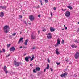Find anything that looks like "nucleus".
<instances>
[{"instance_id": "f257e3e1", "label": "nucleus", "mask_w": 79, "mask_h": 79, "mask_svg": "<svg viewBox=\"0 0 79 79\" xmlns=\"http://www.w3.org/2000/svg\"><path fill=\"white\" fill-rule=\"evenodd\" d=\"M9 29V26L6 25L4 26L3 28L4 31L5 33L7 34L9 32L8 29Z\"/></svg>"}, {"instance_id": "f03ea898", "label": "nucleus", "mask_w": 79, "mask_h": 79, "mask_svg": "<svg viewBox=\"0 0 79 79\" xmlns=\"http://www.w3.org/2000/svg\"><path fill=\"white\" fill-rule=\"evenodd\" d=\"M14 64L15 67H18L19 66V65H21L22 63L21 62H17L16 61H14Z\"/></svg>"}, {"instance_id": "7ed1b4c3", "label": "nucleus", "mask_w": 79, "mask_h": 79, "mask_svg": "<svg viewBox=\"0 0 79 79\" xmlns=\"http://www.w3.org/2000/svg\"><path fill=\"white\" fill-rule=\"evenodd\" d=\"M29 19L31 21H33L34 20V15H30L29 16Z\"/></svg>"}, {"instance_id": "20e7f679", "label": "nucleus", "mask_w": 79, "mask_h": 79, "mask_svg": "<svg viewBox=\"0 0 79 79\" xmlns=\"http://www.w3.org/2000/svg\"><path fill=\"white\" fill-rule=\"evenodd\" d=\"M65 15L67 18H68V17H69V16H70V12L68 11H66Z\"/></svg>"}, {"instance_id": "39448f33", "label": "nucleus", "mask_w": 79, "mask_h": 79, "mask_svg": "<svg viewBox=\"0 0 79 79\" xmlns=\"http://www.w3.org/2000/svg\"><path fill=\"white\" fill-rule=\"evenodd\" d=\"M31 56H28L27 57H26L25 58V60L26 62H29V59H31Z\"/></svg>"}, {"instance_id": "423d86ee", "label": "nucleus", "mask_w": 79, "mask_h": 79, "mask_svg": "<svg viewBox=\"0 0 79 79\" xmlns=\"http://www.w3.org/2000/svg\"><path fill=\"white\" fill-rule=\"evenodd\" d=\"M74 56L75 59H77L79 57V53L77 52H76Z\"/></svg>"}, {"instance_id": "0eeeda50", "label": "nucleus", "mask_w": 79, "mask_h": 79, "mask_svg": "<svg viewBox=\"0 0 79 79\" xmlns=\"http://www.w3.org/2000/svg\"><path fill=\"white\" fill-rule=\"evenodd\" d=\"M67 75L68 74L67 73L65 72L64 74L62 73V74H61L60 75V76L61 77H66V76H67Z\"/></svg>"}, {"instance_id": "6e6552de", "label": "nucleus", "mask_w": 79, "mask_h": 79, "mask_svg": "<svg viewBox=\"0 0 79 79\" xmlns=\"http://www.w3.org/2000/svg\"><path fill=\"white\" fill-rule=\"evenodd\" d=\"M32 40H34L36 38V36L34 35V33H32L31 35Z\"/></svg>"}, {"instance_id": "1a4fd4ad", "label": "nucleus", "mask_w": 79, "mask_h": 79, "mask_svg": "<svg viewBox=\"0 0 79 79\" xmlns=\"http://www.w3.org/2000/svg\"><path fill=\"white\" fill-rule=\"evenodd\" d=\"M51 35V34L50 33H48V34L47 37V38H48V39H51L52 38V35Z\"/></svg>"}, {"instance_id": "9d476101", "label": "nucleus", "mask_w": 79, "mask_h": 79, "mask_svg": "<svg viewBox=\"0 0 79 79\" xmlns=\"http://www.w3.org/2000/svg\"><path fill=\"white\" fill-rule=\"evenodd\" d=\"M15 48L14 47H11L10 49V51L11 52L12 51H15Z\"/></svg>"}, {"instance_id": "9b49d317", "label": "nucleus", "mask_w": 79, "mask_h": 79, "mask_svg": "<svg viewBox=\"0 0 79 79\" xmlns=\"http://www.w3.org/2000/svg\"><path fill=\"white\" fill-rule=\"evenodd\" d=\"M58 48H57V49H56V53L57 55H59L60 54V52H58Z\"/></svg>"}, {"instance_id": "f8f14e48", "label": "nucleus", "mask_w": 79, "mask_h": 79, "mask_svg": "<svg viewBox=\"0 0 79 79\" xmlns=\"http://www.w3.org/2000/svg\"><path fill=\"white\" fill-rule=\"evenodd\" d=\"M29 42V40L28 39L26 40L24 43L25 45H27V42Z\"/></svg>"}, {"instance_id": "ddd939ff", "label": "nucleus", "mask_w": 79, "mask_h": 79, "mask_svg": "<svg viewBox=\"0 0 79 79\" xmlns=\"http://www.w3.org/2000/svg\"><path fill=\"white\" fill-rule=\"evenodd\" d=\"M50 31L52 32L55 31V29H54L53 28L51 27L50 28Z\"/></svg>"}, {"instance_id": "4468645a", "label": "nucleus", "mask_w": 79, "mask_h": 79, "mask_svg": "<svg viewBox=\"0 0 79 79\" xmlns=\"http://www.w3.org/2000/svg\"><path fill=\"white\" fill-rule=\"evenodd\" d=\"M60 43H61V42H60V39H57V44H60Z\"/></svg>"}, {"instance_id": "2eb2a0df", "label": "nucleus", "mask_w": 79, "mask_h": 79, "mask_svg": "<svg viewBox=\"0 0 79 79\" xmlns=\"http://www.w3.org/2000/svg\"><path fill=\"white\" fill-rule=\"evenodd\" d=\"M1 15L0 14V16L1 17H3V16H4V13L3 12H1L0 13Z\"/></svg>"}, {"instance_id": "dca6fc26", "label": "nucleus", "mask_w": 79, "mask_h": 79, "mask_svg": "<svg viewBox=\"0 0 79 79\" xmlns=\"http://www.w3.org/2000/svg\"><path fill=\"white\" fill-rule=\"evenodd\" d=\"M35 69L36 71H39L40 70V68L38 67L36 68Z\"/></svg>"}, {"instance_id": "f3484780", "label": "nucleus", "mask_w": 79, "mask_h": 79, "mask_svg": "<svg viewBox=\"0 0 79 79\" xmlns=\"http://www.w3.org/2000/svg\"><path fill=\"white\" fill-rule=\"evenodd\" d=\"M22 40H23V38H21L20 39V40L19 41V42H18V44H19V43H20V42L22 41Z\"/></svg>"}, {"instance_id": "a211bd4d", "label": "nucleus", "mask_w": 79, "mask_h": 79, "mask_svg": "<svg viewBox=\"0 0 79 79\" xmlns=\"http://www.w3.org/2000/svg\"><path fill=\"white\" fill-rule=\"evenodd\" d=\"M6 68H7L6 66H4L3 69L4 71L7 70Z\"/></svg>"}, {"instance_id": "6ab92c4d", "label": "nucleus", "mask_w": 79, "mask_h": 79, "mask_svg": "<svg viewBox=\"0 0 79 79\" xmlns=\"http://www.w3.org/2000/svg\"><path fill=\"white\" fill-rule=\"evenodd\" d=\"M67 7L68 8L70 9V10H72V9H73V8H72V7H71V6H67Z\"/></svg>"}, {"instance_id": "aec40b11", "label": "nucleus", "mask_w": 79, "mask_h": 79, "mask_svg": "<svg viewBox=\"0 0 79 79\" xmlns=\"http://www.w3.org/2000/svg\"><path fill=\"white\" fill-rule=\"evenodd\" d=\"M49 68H50V66H49V64H48L47 67L46 68V69H49Z\"/></svg>"}, {"instance_id": "412c9836", "label": "nucleus", "mask_w": 79, "mask_h": 79, "mask_svg": "<svg viewBox=\"0 0 79 79\" xmlns=\"http://www.w3.org/2000/svg\"><path fill=\"white\" fill-rule=\"evenodd\" d=\"M74 42H76V43H79V41H78L77 40H75V41H74Z\"/></svg>"}, {"instance_id": "4be33fe9", "label": "nucleus", "mask_w": 79, "mask_h": 79, "mask_svg": "<svg viewBox=\"0 0 79 79\" xmlns=\"http://www.w3.org/2000/svg\"><path fill=\"white\" fill-rule=\"evenodd\" d=\"M39 2L40 3L41 5H43V4H42V0H39Z\"/></svg>"}, {"instance_id": "5701e85b", "label": "nucleus", "mask_w": 79, "mask_h": 79, "mask_svg": "<svg viewBox=\"0 0 79 79\" xmlns=\"http://www.w3.org/2000/svg\"><path fill=\"white\" fill-rule=\"evenodd\" d=\"M7 46L8 47H10V46H11V44H7Z\"/></svg>"}, {"instance_id": "b1692460", "label": "nucleus", "mask_w": 79, "mask_h": 79, "mask_svg": "<svg viewBox=\"0 0 79 79\" xmlns=\"http://www.w3.org/2000/svg\"><path fill=\"white\" fill-rule=\"evenodd\" d=\"M4 71H5V72L6 74H7L8 73V71H7V70H6Z\"/></svg>"}, {"instance_id": "393cba45", "label": "nucleus", "mask_w": 79, "mask_h": 79, "mask_svg": "<svg viewBox=\"0 0 79 79\" xmlns=\"http://www.w3.org/2000/svg\"><path fill=\"white\" fill-rule=\"evenodd\" d=\"M44 2L46 3H48V0H44Z\"/></svg>"}, {"instance_id": "a878e982", "label": "nucleus", "mask_w": 79, "mask_h": 79, "mask_svg": "<svg viewBox=\"0 0 79 79\" xmlns=\"http://www.w3.org/2000/svg\"><path fill=\"white\" fill-rule=\"evenodd\" d=\"M35 69H34L33 71V73H36V71H35Z\"/></svg>"}, {"instance_id": "bb28decb", "label": "nucleus", "mask_w": 79, "mask_h": 79, "mask_svg": "<svg viewBox=\"0 0 79 79\" xmlns=\"http://www.w3.org/2000/svg\"><path fill=\"white\" fill-rule=\"evenodd\" d=\"M6 6H2V9H6Z\"/></svg>"}, {"instance_id": "cd10ccee", "label": "nucleus", "mask_w": 79, "mask_h": 79, "mask_svg": "<svg viewBox=\"0 0 79 79\" xmlns=\"http://www.w3.org/2000/svg\"><path fill=\"white\" fill-rule=\"evenodd\" d=\"M16 33H15L12 34L13 36H15V35H16Z\"/></svg>"}, {"instance_id": "c85d7f7f", "label": "nucleus", "mask_w": 79, "mask_h": 79, "mask_svg": "<svg viewBox=\"0 0 79 79\" xmlns=\"http://www.w3.org/2000/svg\"><path fill=\"white\" fill-rule=\"evenodd\" d=\"M56 64H57V65H60V63H58V62H56Z\"/></svg>"}, {"instance_id": "c756f323", "label": "nucleus", "mask_w": 79, "mask_h": 79, "mask_svg": "<svg viewBox=\"0 0 79 79\" xmlns=\"http://www.w3.org/2000/svg\"><path fill=\"white\" fill-rule=\"evenodd\" d=\"M71 47L72 48H74V45H71Z\"/></svg>"}, {"instance_id": "7c9ffc66", "label": "nucleus", "mask_w": 79, "mask_h": 79, "mask_svg": "<svg viewBox=\"0 0 79 79\" xmlns=\"http://www.w3.org/2000/svg\"><path fill=\"white\" fill-rule=\"evenodd\" d=\"M32 50H34L35 49V47H33L31 48Z\"/></svg>"}, {"instance_id": "2f4dec72", "label": "nucleus", "mask_w": 79, "mask_h": 79, "mask_svg": "<svg viewBox=\"0 0 79 79\" xmlns=\"http://www.w3.org/2000/svg\"><path fill=\"white\" fill-rule=\"evenodd\" d=\"M64 40H62V44H64Z\"/></svg>"}, {"instance_id": "473e14b6", "label": "nucleus", "mask_w": 79, "mask_h": 79, "mask_svg": "<svg viewBox=\"0 0 79 79\" xmlns=\"http://www.w3.org/2000/svg\"><path fill=\"white\" fill-rule=\"evenodd\" d=\"M51 17L53 16V14H52V12H51Z\"/></svg>"}, {"instance_id": "72a5a7b5", "label": "nucleus", "mask_w": 79, "mask_h": 79, "mask_svg": "<svg viewBox=\"0 0 79 79\" xmlns=\"http://www.w3.org/2000/svg\"><path fill=\"white\" fill-rule=\"evenodd\" d=\"M23 17V16H22L21 15H19V17L20 18H22V17Z\"/></svg>"}, {"instance_id": "f704fd0d", "label": "nucleus", "mask_w": 79, "mask_h": 79, "mask_svg": "<svg viewBox=\"0 0 79 79\" xmlns=\"http://www.w3.org/2000/svg\"><path fill=\"white\" fill-rule=\"evenodd\" d=\"M48 63H50V59H48Z\"/></svg>"}, {"instance_id": "c9c22d12", "label": "nucleus", "mask_w": 79, "mask_h": 79, "mask_svg": "<svg viewBox=\"0 0 79 79\" xmlns=\"http://www.w3.org/2000/svg\"><path fill=\"white\" fill-rule=\"evenodd\" d=\"M58 45V44H56L55 45V46L56 47H57V46Z\"/></svg>"}, {"instance_id": "e433bc0d", "label": "nucleus", "mask_w": 79, "mask_h": 79, "mask_svg": "<svg viewBox=\"0 0 79 79\" xmlns=\"http://www.w3.org/2000/svg\"><path fill=\"white\" fill-rule=\"evenodd\" d=\"M50 69L51 70L52 72H53V69H52V68H50Z\"/></svg>"}, {"instance_id": "4c0bfd02", "label": "nucleus", "mask_w": 79, "mask_h": 79, "mask_svg": "<svg viewBox=\"0 0 79 79\" xmlns=\"http://www.w3.org/2000/svg\"><path fill=\"white\" fill-rule=\"evenodd\" d=\"M2 50H3V52H5V49H3Z\"/></svg>"}, {"instance_id": "58836bf2", "label": "nucleus", "mask_w": 79, "mask_h": 79, "mask_svg": "<svg viewBox=\"0 0 79 79\" xmlns=\"http://www.w3.org/2000/svg\"><path fill=\"white\" fill-rule=\"evenodd\" d=\"M43 32H45L46 31V30H45V29H44V30H43Z\"/></svg>"}, {"instance_id": "ea45409f", "label": "nucleus", "mask_w": 79, "mask_h": 79, "mask_svg": "<svg viewBox=\"0 0 79 79\" xmlns=\"http://www.w3.org/2000/svg\"><path fill=\"white\" fill-rule=\"evenodd\" d=\"M9 56H10V54H9L8 55L6 56V57H8Z\"/></svg>"}, {"instance_id": "a19ab883", "label": "nucleus", "mask_w": 79, "mask_h": 79, "mask_svg": "<svg viewBox=\"0 0 79 79\" xmlns=\"http://www.w3.org/2000/svg\"><path fill=\"white\" fill-rule=\"evenodd\" d=\"M34 58L32 57V58L30 59V60L31 61H32V60H33V59H34Z\"/></svg>"}, {"instance_id": "79ce46f5", "label": "nucleus", "mask_w": 79, "mask_h": 79, "mask_svg": "<svg viewBox=\"0 0 79 79\" xmlns=\"http://www.w3.org/2000/svg\"><path fill=\"white\" fill-rule=\"evenodd\" d=\"M34 55H33V54L32 55V58H34Z\"/></svg>"}, {"instance_id": "37998d69", "label": "nucleus", "mask_w": 79, "mask_h": 79, "mask_svg": "<svg viewBox=\"0 0 79 79\" xmlns=\"http://www.w3.org/2000/svg\"><path fill=\"white\" fill-rule=\"evenodd\" d=\"M24 23H25V24H27L26 22L25 21H24Z\"/></svg>"}, {"instance_id": "c03bdc74", "label": "nucleus", "mask_w": 79, "mask_h": 79, "mask_svg": "<svg viewBox=\"0 0 79 79\" xmlns=\"http://www.w3.org/2000/svg\"><path fill=\"white\" fill-rule=\"evenodd\" d=\"M77 32H79V28L78 29V30H77Z\"/></svg>"}, {"instance_id": "a18cd8bd", "label": "nucleus", "mask_w": 79, "mask_h": 79, "mask_svg": "<svg viewBox=\"0 0 79 79\" xmlns=\"http://www.w3.org/2000/svg\"><path fill=\"white\" fill-rule=\"evenodd\" d=\"M54 10H56V7H54L53 8Z\"/></svg>"}, {"instance_id": "49530a36", "label": "nucleus", "mask_w": 79, "mask_h": 79, "mask_svg": "<svg viewBox=\"0 0 79 79\" xmlns=\"http://www.w3.org/2000/svg\"><path fill=\"white\" fill-rule=\"evenodd\" d=\"M2 52H3L2 51V50H0V53H2Z\"/></svg>"}, {"instance_id": "de8ad7c7", "label": "nucleus", "mask_w": 79, "mask_h": 79, "mask_svg": "<svg viewBox=\"0 0 79 79\" xmlns=\"http://www.w3.org/2000/svg\"><path fill=\"white\" fill-rule=\"evenodd\" d=\"M46 69V68L44 69V72H45V71H46V69Z\"/></svg>"}, {"instance_id": "09e8293b", "label": "nucleus", "mask_w": 79, "mask_h": 79, "mask_svg": "<svg viewBox=\"0 0 79 79\" xmlns=\"http://www.w3.org/2000/svg\"><path fill=\"white\" fill-rule=\"evenodd\" d=\"M38 17H39V18H40V15H38Z\"/></svg>"}, {"instance_id": "8fccbe9b", "label": "nucleus", "mask_w": 79, "mask_h": 79, "mask_svg": "<svg viewBox=\"0 0 79 79\" xmlns=\"http://www.w3.org/2000/svg\"><path fill=\"white\" fill-rule=\"evenodd\" d=\"M30 66H33V65H32V64H30Z\"/></svg>"}, {"instance_id": "3c124183", "label": "nucleus", "mask_w": 79, "mask_h": 79, "mask_svg": "<svg viewBox=\"0 0 79 79\" xmlns=\"http://www.w3.org/2000/svg\"><path fill=\"white\" fill-rule=\"evenodd\" d=\"M20 48H23V47L22 46H21L19 47Z\"/></svg>"}, {"instance_id": "603ef678", "label": "nucleus", "mask_w": 79, "mask_h": 79, "mask_svg": "<svg viewBox=\"0 0 79 79\" xmlns=\"http://www.w3.org/2000/svg\"><path fill=\"white\" fill-rule=\"evenodd\" d=\"M77 46H74V47H75V48H76V47H77Z\"/></svg>"}, {"instance_id": "864d4df0", "label": "nucleus", "mask_w": 79, "mask_h": 79, "mask_svg": "<svg viewBox=\"0 0 79 79\" xmlns=\"http://www.w3.org/2000/svg\"><path fill=\"white\" fill-rule=\"evenodd\" d=\"M2 6H0V8H2Z\"/></svg>"}, {"instance_id": "5fc2aeb1", "label": "nucleus", "mask_w": 79, "mask_h": 79, "mask_svg": "<svg viewBox=\"0 0 79 79\" xmlns=\"http://www.w3.org/2000/svg\"><path fill=\"white\" fill-rule=\"evenodd\" d=\"M38 34H39V33H40V31H38Z\"/></svg>"}, {"instance_id": "6e6d98bb", "label": "nucleus", "mask_w": 79, "mask_h": 79, "mask_svg": "<svg viewBox=\"0 0 79 79\" xmlns=\"http://www.w3.org/2000/svg\"><path fill=\"white\" fill-rule=\"evenodd\" d=\"M65 29L66 30V29H67V27H65Z\"/></svg>"}, {"instance_id": "4d7b16f0", "label": "nucleus", "mask_w": 79, "mask_h": 79, "mask_svg": "<svg viewBox=\"0 0 79 79\" xmlns=\"http://www.w3.org/2000/svg\"><path fill=\"white\" fill-rule=\"evenodd\" d=\"M9 37L10 38H11V36H9Z\"/></svg>"}, {"instance_id": "13d9d810", "label": "nucleus", "mask_w": 79, "mask_h": 79, "mask_svg": "<svg viewBox=\"0 0 79 79\" xmlns=\"http://www.w3.org/2000/svg\"><path fill=\"white\" fill-rule=\"evenodd\" d=\"M66 61L67 62H68V60H66Z\"/></svg>"}, {"instance_id": "bf43d9fd", "label": "nucleus", "mask_w": 79, "mask_h": 79, "mask_svg": "<svg viewBox=\"0 0 79 79\" xmlns=\"http://www.w3.org/2000/svg\"><path fill=\"white\" fill-rule=\"evenodd\" d=\"M65 10H66V9H64L63 10V11H65Z\"/></svg>"}, {"instance_id": "052dcab7", "label": "nucleus", "mask_w": 79, "mask_h": 79, "mask_svg": "<svg viewBox=\"0 0 79 79\" xmlns=\"http://www.w3.org/2000/svg\"><path fill=\"white\" fill-rule=\"evenodd\" d=\"M25 55H26V54H24V56H25Z\"/></svg>"}, {"instance_id": "680f3d73", "label": "nucleus", "mask_w": 79, "mask_h": 79, "mask_svg": "<svg viewBox=\"0 0 79 79\" xmlns=\"http://www.w3.org/2000/svg\"><path fill=\"white\" fill-rule=\"evenodd\" d=\"M29 24L31 25V23H29Z\"/></svg>"}, {"instance_id": "e2e57ef3", "label": "nucleus", "mask_w": 79, "mask_h": 79, "mask_svg": "<svg viewBox=\"0 0 79 79\" xmlns=\"http://www.w3.org/2000/svg\"><path fill=\"white\" fill-rule=\"evenodd\" d=\"M64 27H65L66 26V25H64Z\"/></svg>"}, {"instance_id": "0e129e2a", "label": "nucleus", "mask_w": 79, "mask_h": 79, "mask_svg": "<svg viewBox=\"0 0 79 79\" xmlns=\"http://www.w3.org/2000/svg\"><path fill=\"white\" fill-rule=\"evenodd\" d=\"M63 10H64L63 9H62V10L63 11Z\"/></svg>"}, {"instance_id": "69168bd1", "label": "nucleus", "mask_w": 79, "mask_h": 79, "mask_svg": "<svg viewBox=\"0 0 79 79\" xmlns=\"http://www.w3.org/2000/svg\"><path fill=\"white\" fill-rule=\"evenodd\" d=\"M22 33V32H20V34H21Z\"/></svg>"}, {"instance_id": "338daca9", "label": "nucleus", "mask_w": 79, "mask_h": 79, "mask_svg": "<svg viewBox=\"0 0 79 79\" xmlns=\"http://www.w3.org/2000/svg\"><path fill=\"white\" fill-rule=\"evenodd\" d=\"M78 24H79V22H78Z\"/></svg>"}, {"instance_id": "774afa93", "label": "nucleus", "mask_w": 79, "mask_h": 79, "mask_svg": "<svg viewBox=\"0 0 79 79\" xmlns=\"http://www.w3.org/2000/svg\"><path fill=\"white\" fill-rule=\"evenodd\" d=\"M40 7H39V6H38V8H40Z\"/></svg>"}]
</instances>
